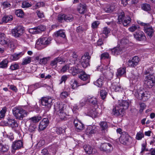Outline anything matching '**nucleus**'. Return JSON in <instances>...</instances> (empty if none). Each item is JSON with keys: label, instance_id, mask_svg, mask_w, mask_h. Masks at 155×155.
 Listing matches in <instances>:
<instances>
[{"label": "nucleus", "instance_id": "obj_47", "mask_svg": "<svg viewBox=\"0 0 155 155\" xmlns=\"http://www.w3.org/2000/svg\"><path fill=\"white\" fill-rule=\"evenodd\" d=\"M65 128L62 127H57L56 129V133L58 134H61L65 132Z\"/></svg>", "mask_w": 155, "mask_h": 155}, {"label": "nucleus", "instance_id": "obj_45", "mask_svg": "<svg viewBox=\"0 0 155 155\" xmlns=\"http://www.w3.org/2000/svg\"><path fill=\"white\" fill-rule=\"evenodd\" d=\"M140 28V26L137 25L133 24L132 26L128 28V30L130 31L133 32Z\"/></svg>", "mask_w": 155, "mask_h": 155}, {"label": "nucleus", "instance_id": "obj_44", "mask_svg": "<svg viewBox=\"0 0 155 155\" xmlns=\"http://www.w3.org/2000/svg\"><path fill=\"white\" fill-rule=\"evenodd\" d=\"M115 8V6L108 5L104 8L105 12H110L113 11Z\"/></svg>", "mask_w": 155, "mask_h": 155}, {"label": "nucleus", "instance_id": "obj_40", "mask_svg": "<svg viewBox=\"0 0 155 155\" xmlns=\"http://www.w3.org/2000/svg\"><path fill=\"white\" fill-rule=\"evenodd\" d=\"M126 69L125 68H119L117 70V76H121L124 74L126 72Z\"/></svg>", "mask_w": 155, "mask_h": 155}, {"label": "nucleus", "instance_id": "obj_7", "mask_svg": "<svg viewBox=\"0 0 155 155\" xmlns=\"http://www.w3.org/2000/svg\"><path fill=\"white\" fill-rule=\"evenodd\" d=\"M24 30V28L22 26H16L12 30V35L15 38L19 37L22 35Z\"/></svg>", "mask_w": 155, "mask_h": 155}, {"label": "nucleus", "instance_id": "obj_15", "mask_svg": "<svg viewBox=\"0 0 155 155\" xmlns=\"http://www.w3.org/2000/svg\"><path fill=\"white\" fill-rule=\"evenodd\" d=\"M144 31L145 33L150 37L151 38L153 36L154 31L153 28L149 23L145 27Z\"/></svg>", "mask_w": 155, "mask_h": 155}, {"label": "nucleus", "instance_id": "obj_62", "mask_svg": "<svg viewBox=\"0 0 155 155\" xmlns=\"http://www.w3.org/2000/svg\"><path fill=\"white\" fill-rule=\"evenodd\" d=\"M29 31L30 33L32 34H36L38 33L36 27L29 29Z\"/></svg>", "mask_w": 155, "mask_h": 155}, {"label": "nucleus", "instance_id": "obj_10", "mask_svg": "<svg viewBox=\"0 0 155 155\" xmlns=\"http://www.w3.org/2000/svg\"><path fill=\"white\" fill-rule=\"evenodd\" d=\"M85 113L87 115L94 117H96L98 114L97 110L90 105L85 109Z\"/></svg>", "mask_w": 155, "mask_h": 155}, {"label": "nucleus", "instance_id": "obj_9", "mask_svg": "<svg viewBox=\"0 0 155 155\" xmlns=\"http://www.w3.org/2000/svg\"><path fill=\"white\" fill-rule=\"evenodd\" d=\"M90 58L91 57L88 53H85L82 56L80 62L83 68H85L89 65V62Z\"/></svg>", "mask_w": 155, "mask_h": 155}, {"label": "nucleus", "instance_id": "obj_25", "mask_svg": "<svg viewBox=\"0 0 155 155\" xmlns=\"http://www.w3.org/2000/svg\"><path fill=\"white\" fill-rule=\"evenodd\" d=\"M79 78L82 80L87 81V83L89 82L90 78V75L87 74L84 72H81V74L79 76Z\"/></svg>", "mask_w": 155, "mask_h": 155}, {"label": "nucleus", "instance_id": "obj_1", "mask_svg": "<svg viewBox=\"0 0 155 155\" xmlns=\"http://www.w3.org/2000/svg\"><path fill=\"white\" fill-rule=\"evenodd\" d=\"M12 113L16 118L21 120L26 117L28 113L26 111L20 107H15L12 109Z\"/></svg>", "mask_w": 155, "mask_h": 155}, {"label": "nucleus", "instance_id": "obj_11", "mask_svg": "<svg viewBox=\"0 0 155 155\" xmlns=\"http://www.w3.org/2000/svg\"><path fill=\"white\" fill-rule=\"evenodd\" d=\"M113 112L115 116H123L124 114V111L123 108L121 107L119 105H117L113 108Z\"/></svg>", "mask_w": 155, "mask_h": 155}, {"label": "nucleus", "instance_id": "obj_54", "mask_svg": "<svg viewBox=\"0 0 155 155\" xmlns=\"http://www.w3.org/2000/svg\"><path fill=\"white\" fill-rule=\"evenodd\" d=\"M143 137L144 134L143 133L139 132L137 134L136 138L137 140H140Z\"/></svg>", "mask_w": 155, "mask_h": 155}, {"label": "nucleus", "instance_id": "obj_29", "mask_svg": "<svg viewBox=\"0 0 155 155\" xmlns=\"http://www.w3.org/2000/svg\"><path fill=\"white\" fill-rule=\"evenodd\" d=\"M41 119L40 116H36L29 118V120L30 123L35 124L39 122Z\"/></svg>", "mask_w": 155, "mask_h": 155}, {"label": "nucleus", "instance_id": "obj_2", "mask_svg": "<svg viewBox=\"0 0 155 155\" xmlns=\"http://www.w3.org/2000/svg\"><path fill=\"white\" fill-rule=\"evenodd\" d=\"M64 105L62 103H57L54 105L55 112L61 120L66 119V114L64 112Z\"/></svg>", "mask_w": 155, "mask_h": 155}, {"label": "nucleus", "instance_id": "obj_31", "mask_svg": "<svg viewBox=\"0 0 155 155\" xmlns=\"http://www.w3.org/2000/svg\"><path fill=\"white\" fill-rule=\"evenodd\" d=\"M9 147L6 145H3L0 143V153H3L7 152L9 149Z\"/></svg>", "mask_w": 155, "mask_h": 155}, {"label": "nucleus", "instance_id": "obj_61", "mask_svg": "<svg viewBox=\"0 0 155 155\" xmlns=\"http://www.w3.org/2000/svg\"><path fill=\"white\" fill-rule=\"evenodd\" d=\"M73 70L74 72L72 74L73 75H74L78 73H81L82 72V70L79 69L77 68H74Z\"/></svg>", "mask_w": 155, "mask_h": 155}, {"label": "nucleus", "instance_id": "obj_14", "mask_svg": "<svg viewBox=\"0 0 155 155\" xmlns=\"http://www.w3.org/2000/svg\"><path fill=\"white\" fill-rule=\"evenodd\" d=\"M133 35L135 39L139 41L143 40L146 38L144 33L140 30L136 31Z\"/></svg>", "mask_w": 155, "mask_h": 155}, {"label": "nucleus", "instance_id": "obj_63", "mask_svg": "<svg viewBox=\"0 0 155 155\" xmlns=\"http://www.w3.org/2000/svg\"><path fill=\"white\" fill-rule=\"evenodd\" d=\"M109 57V54L107 53H104L101 54V59H105L108 58Z\"/></svg>", "mask_w": 155, "mask_h": 155}, {"label": "nucleus", "instance_id": "obj_46", "mask_svg": "<svg viewBox=\"0 0 155 155\" xmlns=\"http://www.w3.org/2000/svg\"><path fill=\"white\" fill-rule=\"evenodd\" d=\"M31 57H27L23 59L21 64L22 65H26L29 64L31 62Z\"/></svg>", "mask_w": 155, "mask_h": 155}, {"label": "nucleus", "instance_id": "obj_38", "mask_svg": "<svg viewBox=\"0 0 155 155\" xmlns=\"http://www.w3.org/2000/svg\"><path fill=\"white\" fill-rule=\"evenodd\" d=\"M112 54L114 55H117L119 54L122 50L119 47H115L111 50Z\"/></svg>", "mask_w": 155, "mask_h": 155}, {"label": "nucleus", "instance_id": "obj_4", "mask_svg": "<svg viewBox=\"0 0 155 155\" xmlns=\"http://www.w3.org/2000/svg\"><path fill=\"white\" fill-rule=\"evenodd\" d=\"M155 83V78L153 74L146 76L144 79V85L146 87L151 88Z\"/></svg>", "mask_w": 155, "mask_h": 155}, {"label": "nucleus", "instance_id": "obj_48", "mask_svg": "<svg viewBox=\"0 0 155 155\" xmlns=\"http://www.w3.org/2000/svg\"><path fill=\"white\" fill-rule=\"evenodd\" d=\"M15 14L18 17L20 18H22L24 15L23 12L22 10L20 9L16 10Z\"/></svg>", "mask_w": 155, "mask_h": 155}, {"label": "nucleus", "instance_id": "obj_23", "mask_svg": "<svg viewBox=\"0 0 155 155\" xmlns=\"http://www.w3.org/2000/svg\"><path fill=\"white\" fill-rule=\"evenodd\" d=\"M97 131V128L95 126H90L87 129L86 133L88 135H90L95 133Z\"/></svg>", "mask_w": 155, "mask_h": 155}, {"label": "nucleus", "instance_id": "obj_37", "mask_svg": "<svg viewBox=\"0 0 155 155\" xmlns=\"http://www.w3.org/2000/svg\"><path fill=\"white\" fill-rule=\"evenodd\" d=\"M83 148L87 153L90 154L92 153L93 149L90 145H85L84 146Z\"/></svg>", "mask_w": 155, "mask_h": 155}, {"label": "nucleus", "instance_id": "obj_19", "mask_svg": "<svg viewBox=\"0 0 155 155\" xmlns=\"http://www.w3.org/2000/svg\"><path fill=\"white\" fill-rule=\"evenodd\" d=\"M102 76L103 77H104L105 78L109 80H110L112 78L113 76V73L110 72L108 70H103L102 72Z\"/></svg>", "mask_w": 155, "mask_h": 155}, {"label": "nucleus", "instance_id": "obj_5", "mask_svg": "<svg viewBox=\"0 0 155 155\" xmlns=\"http://www.w3.org/2000/svg\"><path fill=\"white\" fill-rule=\"evenodd\" d=\"M74 17L71 14H61L58 17V20L60 22H63L64 21L67 22H70L74 20Z\"/></svg>", "mask_w": 155, "mask_h": 155}, {"label": "nucleus", "instance_id": "obj_34", "mask_svg": "<svg viewBox=\"0 0 155 155\" xmlns=\"http://www.w3.org/2000/svg\"><path fill=\"white\" fill-rule=\"evenodd\" d=\"M9 61L7 59H5L0 62V68L6 69L8 66Z\"/></svg>", "mask_w": 155, "mask_h": 155}, {"label": "nucleus", "instance_id": "obj_35", "mask_svg": "<svg viewBox=\"0 0 155 155\" xmlns=\"http://www.w3.org/2000/svg\"><path fill=\"white\" fill-rule=\"evenodd\" d=\"M8 125L12 128L18 127V124L14 119H9L7 122Z\"/></svg>", "mask_w": 155, "mask_h": 155}, {"label": "nucleus", "instance_id": "obj_43", "mask_svg": "<svg viewBox=\"0 0 155 155\" xmlns=\"http://www.w3.org/2000/svg\"><path fill=\"white\" fill-rule=\"evenodd\" d=\"M141 7L142 9L145 11H149L151 10L150 5L147 3L142 4L141 5Z\"/></svg>", "mask_w": 155, "mask_h": 155}, {"label": "nucleus", "instance_id": "obj_17", "mask_svg": "<svg viewBox=\"0 0 155 155\" xmlns=\"http://www.w3.org/2000/svg\"><path fill=\"white\" fill-rule=\"evenodd\" d=\"M23 147V143L21 140L15 141L13 143L12 145L13 149L15 150L20 149Z\"/></svg>", "mask_w": 155, "mask_h": 155}, {"label": "nucleus", "instance_id": "obj_32", "mask_svg": "<svg viewBox=\"0 0 155 155\" xmlns=\"http://www.w3.org/2000/svg\"><path fill=\"white\" fill-rule=\"evenodd\" d=\"M131 19L130 17L129 16L125 17L122 21V23L124 26L125 27H127L130 25L131 21Z\"/></svg>", "mask_w": 155, "mask_h": 155}, {"label": "nucleus", "instance_id": "obj_64", "mask_svg": "<svg viewBox=\"0 0 155 155\" xmlns=\"http://www.w3.org/2000/svg\"><path fill=\"white\" fill-rule=\"evenodd\" d=\"M99 23H100L98 21H94L92 24V27L94 28H97Z\"/></svg>", "mask_w": 155, "mask_h": 155}, {"label": "nucleus", "instance_id": "obj_55", "mask_svg": "<svg viewBox=\"0 0 155 155\" xmlns=\"http://www.w3.org/2000/svg\"><path fill=\"white\" fill-rule=\"evenodd\" d=\"M12 16L11 17L8 16H5L2 19L3 21L5 23L8 22L9 21L12 20Z\"/></svg>", "mask_w": 155, "mask_h": 155}, {"label": "nucleus", "instance_id": "obj_8", "mask_svg": "<svg viewBox=\"0 0 155 155\" xmlns=\"http://www.w3.org/2000/svg\"><path fill=\"white\" fill-rule=\"evenodd\" d=\"M99 148L101 151L108 153L113 150V147L112 143H101Z\"/></svg>", "mask_w": 155, "mask_h": 155}, {"label": "nucleus", "instance_id": "obj_18", "mask_svg": "<svg viewBox=\"0 0 155 155\" xmlns=\"http://www.w3.org/2000/svg\"><path fill=\"white\" fill-rule=\"evenodd\" d=\"M9 40L5 37L4 34L2 33L0 34V44L6 45L8 47H9L8 42Z\"/></svg>", "mask_w": 155, "mask_h": 155}, {"label": "nucleus", "instance_id": "obj_6", "mask_svg": "<svg viewBox=\"0 0 155 155\" xmlns=\"http://www.w3.org/2000/svg\"><path fill=\"white\" fill-rule=\"evenodd\" d=\"M52 99L51 97H44L41 98V103L43 106H45V108L47 111H48L51 108L52 104Z\"/></svg>", "mask_w": 155, "mask_h": 155}, {"label": "nucleus", "instance_id": "obj_16", "mask_svg": "<svg viewBox=\"0 0 155 155\" xmlns=\"http://www.w3.org/2000/svg\"><path fill=\"white\" fill-rule=\"evenodd\" d=\"M49 121L48 118H44L40 122L39 125V129L40 130H44L48 125Z\"/></svg>", "mask_w": 155, "mask_h": 155}, {"label": "nucleus", "instance_id": "obj_42", "mask_svg": "<svg viewBox=\"0 0 155 155\" xmlns=\"http://www.w3.org/2000/svg\"><path fill=\"white\" fill-rule=\"evenodd\" d=\"M70 84L71 86V88L73 89H75L79 86L78 83L75 80H71Z\"/></svg>", "mask_w": 155, "mask_h": 155}, {"label": "nucleus", "instance_id": "obj_53", "mask_svg": "<svg viewBox=\"0 0 155 155\" xmlns=\"http://www.w3.org/2000/svg\"><path fill=\"white\" fill-rule=\"evenodd\" d=\"M29 127V130L31 132H32L34 131L35 130L36 126L35 124H31Z\"/></svg>", "mask_w": 155, "mask_h": 155}, {"label": "nucleus", "instance_id": "obj_21", "mask_svg": "<svg viewBox=\"0 0 155 155\" xmlns=\"http://www.w3.org/2000/svg\"><path fill=\"white\" fill-rule=\"evenodd\" d=\"M129 136L128 134H122L120 138V140L121 143L124 145L128 144Z\"/></svg>", "mask_w": 155, "mask_h": 155}, {"label": "nucleus", "instance_id": "obj_52", "mask_svg": "<svg viewBox=\"0 0 155 155\" xmlns=\"http://www.w3.org/2000/svg\"><path fill=\"white\" fill-rule=\"evenodd\" d=\"M100 94L101 98L104 100L107 94V93L105 90H101V91Z\"/></svg>", "mask_w": 155, "mask_h": 155}, {"label": "nucleus", "instance_id": "obj_22", "mask_svg": "<svg viewBox=\"0 0 155 155\" xmlns=\"http://www.w3.org/2000/svg\"><path fill=\"white\" fill-rule=\"evenodd\" d=\"M128 77L129 78L131 79L134 82L137 81L138 78V76L135 72L132 71L129 72L127 74Z\"/></svg>", "mask_w": 155, "mask_h": 155}, {"label": "nucleus", "instance_id": "obj_27", "mask_svg": "<svg viewBox=\"0 0 155 155\" xmlns=\"http://www.w3.org/2000/svg\"><path fill=\"white\" fill-rule=\"evenodd\" d=\"M111 87L116 92L121 91L122 90L121 86L118 82H114L112 83Z\"/></svg>", "mask_w": 155, "mask_h": 155}, {"label": "nucleus", "instance_id": "obj_33", "mask_svg": "<svg viewBox=\"0 0 155 155\" xmlns=\"http://www.w3.org/2000/svg\"><path fill=\"white\" fill-rule=\"evenodd\" d=\"M23 54L21 52L18 53H15L13 55L10 56V58L13 61H15L17 60L21 57L23 55Z\"/></svg>", "mask_w": 155, "mask_h": 155}, {"label": "nucleus", "instance_id": "obj_41", "mask_svg": "<svg viewBox=\"0 0 155 155\" xmlns=\"http://www.w3.org/2000/svg\"><path fill=\"white\" fill-rule=\"evenodd\" d=\"M19 66L16 63H12L10 65L9 69L12 71H15L19 68Z\"/></svg>", "mask_w": 155, "mask_h": 155}, {"label": "nucleus", "instance_id": "obj_30", "mask_svg": "<svg viewBox=\"0 0 155 155\" xmlns=\"http://www.w3.org/2000/svg\"><path fill=\"white\" fill-rule=\"evenodd\" d=\"M104 77L102 76V75H101L100 78H99L96 81L94 82V85L97 86L99 87H101L103 85L104 82Z\"/></svg>", "mask_w": 155, "mask_h": 155}, {"label": "nucleus", "instance_id": "obj_57", "mask_svg": "<svg viewBox=\"0 0 155 155\" xmlns=\"http://www.w3.org/2000/svg\"><path fill=\"white\" fill-rule=\"evenodd\" d=\"M38 33H41V31H44L45 29V27L42 25H40L36 27Z\"/></svg>", "mask_w": 155, "mask_h": 155}, {"label": "nucleus", "instance_id": "obj_28", "mask_svg": "<svg viewBox=\"0 0 155 155\" xmlns=\"http://www.w3.org/2000/svg\"><path fill=\"white\" fill-rule=\"evenodd\" d=\"M121 107L123 108L124 110L127 109L129 105L128 102L126 101L121 100L119 101L118 104Z\"/></svg>", "mask_w": 155, "mask_h": 155}, {"label": "nucleus", "instance_id": "obj_49", "mask_svg": "<svg viewBox=\"0 0 155 155\" xmlns=\"http://www.w3.org/2000/svg\"><path fill=\"white\" fill-rule=\"evenodd\" d=\"M57 37H61L62 38H64L66 37V35L65 33L62 31H58L56 34Z\"/></svg>", "mask_w": 155, "mask_h": 155}, {"label": "nucleus", "instance_id": "obj_26", "mask_svg": "<svg viewBox=\"0 0 155 155\" xmlns=\"http://www.w3.org/2000/svg\"><path fill=\"white\" fill-rule=\"evenodd\" d=\"M78 10L80 14H84L87 10V7L85 4L80 3L78 7Z\"/></svg>", "mask_w": 155, "mask_h": 155}, {"label": "nucleus", "instance_id": "obj_12", "mask_svg": "<svg viewBox=\"0 0 155 155\" xmlns=\"http://www.w3.org/2000/svg\"><path fill=\"white\" fill-rule=\"evenodd\" d=\"M139 60V58L138 57L134 56L131 59L128 61L127 62V64L129 67H134L138 65Z\"/></svg>", "mask_w": 155, "mask_h": 155}, {"label": "nucleus", "instance_id": "obj_51", "mask_svg": "<svg viewBox=\"0 0 155 155\" xmlns=\"http://www.w3.org/2000/svg\"><path fill=\"white\" fill-rule=\"evenodd\" d=\"M6 110V108L5 107H4L0 111V120L5 116Z\"/></svg>", "mask_w": 155, "mask_h": 155}, {"label": "nucleus", "instance_id": "obj_3", "mask_svg": "<svg viewBox=\"0 0 155 155\" xmlns=\"http://www.w3.org/2000/svg\"><path fill=\"white\" fill-rule=\"evenodd\" d=\"M135 95L137 98L146 101L150 97V92L144 90H138Z\"/></svg>", "mask_w": 155, "mask_h": 155}, {"label": "nucleus", "instance_id": "obj_58", "mask_svg": "<svg viewBox=\"0 0 155 155\" xmlns=\"http://www.w3.org/2000/svg\"><path fill=\"white\" fill-rule=\"evenodd\" d=\"M2 5L3 6V7L4 8H9L11 5L10 4L7 2H5L2 3Z\"/></svg>", "mask_w": 155, "mask_h": 155}, {"label": "nucleus", "instance_id": "obj_36", "mask_svg": "<svg viewBox=\"0 0 155 155\" xmlns=\"http://www.w3.org/2000/svg\"><path fill=\"white\" fill-rule=\"evenodd\" d=\"M40 83H37L35 84L31 85L28 87V90L33 91L36 89L42 87Z\"/></svg>", "mask_w": 155, "mask_h": 155}, {"label": "nucleus", "instance_id": "obj_13", "mask_svg": "<svg viewBox=\"0 0 155 155\" xmlns=\"http://www.w3.org/2000/svg\"><path fill=\"white\" fill-rule=\"evenodd\" d=\"M51 38L43 37L39 39L37 43V44L39 45H43L45 47V46H46L51 43Z\"/></svg>", "mask_w": 155, "mask_h": 155}, {"label": "nucleus", "instance_id": "obj_24", "mask_svg": "<svg viewBox=\"0 0 155 155\" xmlns=\"http://www.w3.org/2000/svg\"><path fill=\"white\" fill-rule=\"evenodd\" d=\"M86 101L94 105V106L97 107L98 102L96 98L94 97L89 96L86 99Z\"/></svg>", "mask_w": 155, "mask_h": 155}, {"label": "nucleus", "instance_id": "obj_59", "mask_svg": "<svg viewBox=\"0 0 155 155\" xmlns=\"http://www.w3.org/2000/svg\"><path fill=\"white\" fill-rule=\"evenodd\" d=\"M110 32V29L107 27L104 28L102 31V33L107 36Z\"/></svg>", "mask_w": 155, "mask_h": 155}, {"label": "nucleus", "instance_id": "obj_20", "mask_svg": "<svg viewBox=\"0 0 155 155\" xmlns=\"http://www.w3.org/2000/svg\"><path fill=\"white\" fill-rule=\"evenodd\" d=\"M75 127L77 129V130H82L83 129L84 125L78 119H75L74 121Z\"/></svg>", "mask_w": 155, "mask_h": 155}, {"label": "nucleus", "instance_id": "obj_50", "mask_svg": "<svg viewBox=\"0 0 155 155\" xmlns=\"http://www.w3.org/2000/svg\"><path fill=\"white\" fill-rule=\"evenodd\" d=\"M100 124L102 130H106L108 127V126L106 122H101Z\"/></svg>", "mask_w": 155, "mask_h": 155}, {"label": "nucleus", "instance_id": "obj_39", "mask_svg": "<svg viewBox=\"0 0 155 155\" xmlns=\"http://www.w3.org/2000/svg\"><path fill=\"white\" fill-rule=\"evenodd\" d=\"M124 17V13L123 12H122L119 13L118 18V21L117 22V23L118 24H121L122 22V21L125 18Z\"/></svg>", "mask_w": 155, "mask_h": 155}, {"label": "nucleus", "instance_id": "obj_56", "mask_svg": "<svg viewBox=\"0 0 155 155\" xmlns=\"http://www.w3.org/2000/svg\"><path fill=\"white\" fill-rule=\"evenodd\" d=\"M31 6L29 2L27 1L23 2L22 3V8H26L30 7Z\"/></svg>", "mask_w": 155, "mask_h": 155}, {"label": "nucleus", "instance_id": "obj_60", "mask_svg": "<svg viewBox=\"0 0 155 155\" xmlns=\"http://www.w3.org/2000/svg\"><path fill=\"white\" fill-rule=\"evenodd\" d=\"M69 94L67 92L63 91L60 94V97L62 98H66L68 95Z\"/></svg>", "mask_w": 155, "mask_h": 155}]
</instances>
